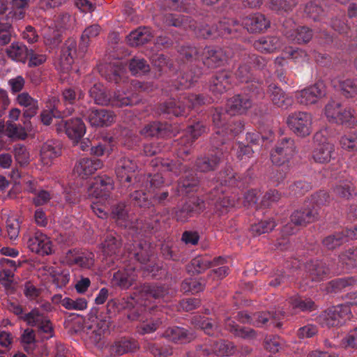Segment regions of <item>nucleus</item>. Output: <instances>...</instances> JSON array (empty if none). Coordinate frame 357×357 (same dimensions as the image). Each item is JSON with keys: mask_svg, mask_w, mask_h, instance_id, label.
I'll return each mask as SVG.
<instances>
[{"mask_svg": "<svg viewBox=\"0 0 357 357\" xmlns=\"http://www.w3.org/2000/svg\"><path fill=\"white\" fill-rule=\"evenodd\" d=\"M129 204L119 202L112 206L110 215L118 226L135 234L133 243L126 244V250L131 260L145 265L149 261L152 251L149 243L141 238L146 237L160 229V222L157 217L144 220L135 218L129 213Z\"/></svg>", "mask_w": 357, "mask_h": 357, "instance_id": "f257e3e1", "label": "nucleus"}, {"mask_svg": "<svg viewBox=\"0 0 357 357\" xmlns=\"http://www.w3.org/2000/svg\"><path fill=\"white\" fill-rule=\"evenodd\" d=\"M206 129L205 125L201 121L188 126L187 133L190 135V137L186 136L180 139L178 144L181 146L177 151L178 158L176 160L156 158L152 160L150 163L152 167L157 169L158 171L168 172L175 176L183 173L178 182V195L188 194L196 190L198 186L199 183L198 177L194 171L189 169L188 165L181 162L180 159L185 160V158L190 153L193 142L206 131Z\"/></svg>", "mask_w": 357, "mask_h": 357, "instance_id": "f03ea898", "label": "nucleus"}, {"mask_svg": "<svg viewBox=\"0 0 357 357\" xmlns=\"http://www.w3.org/2000/svg\"><path fill=\"white\" fill-rule=\"evenodd\" d=\"M227 116L222 108L215 109L212 119L216 130L211 139V143L217 149L218 146H221L229 152L233 146L227 141L241 133L244 128V124L241 120L227 121Z\"/></svg>", "mask_w": 357, "mask_h": 357, "instance_id": "7ed1b4c3", "label": "nucleus"}, {"mask_svg": "<svg viewBox=\"0 0 357 357\" xmlns=\"http://www.w3.org/2000/svg\"><path fill=\"white\" fill-rule=\"evenodd\" d=\"M211 98L203 94H190L183 93L177 99L170 98L158 107L160 114H167L174 116H181L187 114L191 108L211 102Z\"/></svg>", "mask_w": 357, "mask_h": 357, "instance_id": "20e7f679", "label": "nucleus"}, {"mask_svg": "<svg viewBox=\"0 0 357 357\" xmlns=\"http://www.w3.org/2000/svg\"><path fill=\"white\" fill-rule=\"evenodd\" d=\"M89 95L97 105L119 107L136 105L141 100L137 93L129 90L117 91L112 96L110 92L100 83L93 84L89 90Z\"/></svg>", "mask_w": 357, "mask_h": 357, "instance_id": "39448f33", "label": "nucleus"}, {"mask_svg": "<svg viewBox=\"0 0 357 357\" xmlns=\"http://www.w3.org/2000/svg\"><path fill=\"white\" fill-rule=\"evenodd\" d=\"M347 298L350 301L333 306L318 317V321L322 326L338 327L351 319V307H357V291L347 294Z\"/></svg>", "mask_w": 357, "mask_h": 357, "instance_id": "423d86ee", "label": "nucleus"}, {"mask_svg": "<svg viewBox=\"0 0 357 357\" xmlns=\"http://www.w3.org/2000/svg\"><path fill=\"white\" fill-rule=\"evenodd\" d=\"M17 265L14 260L1 257V286L3 287L4 291L8 296H10L12 299H16L17 295V289L18 282L14 278V272L16 271ZM8 309L16 315H22L23 319L22 307L15 300L8 301Z\"/></svg>", "mask_w": 357, "mask_h": 357, "instance_id": "0eeeda50", "label": "nucleus"}, {"mask_svg": "<svg viewBox=\"0 0 357 357\" xmlns=\"http://www.w3.org/2000/svg\"><path fill=\"white\" fill-rule=\"evenodd\" d=\"M236 56H238L241 61V63L234 73L236 78L239 82L247 84L245 91L253 93L256 96V99L263 98L265 96L263 82L255 77L249 63L243 61L241 52H237Z\"/></svg>", "mask_w": 357, "mask_h": 357, "instance_id": "6e6552de", "label": "nucleus"}, {"mask_svg": "<svg viewBox=\"0 0 357 357\" xmlns=\"http://www.w3.org/2000/svg\"><path fill=\"white\" fill-rule=\"evenodd\" d=\"M324 114L331 123L350 128L356 126L357 120L354 115V110L351 107H343L341 102L334 100H330L326 105Z\"/></svg>", "mask_w": 357, "mask_h": 357, "instance_id": "1a4fd4ad", "label": "nucleus"}, {"mask_svg": "<svg viewBox=\"0 0 357 357\" xmlns=\"http://www.w3.org/2000/svg\"><path fill=\"white\" fill-rule=\"evenodd\" d=\"M206 208L204 200L197 196L188 198L180 206L172 209L173 218L178 222H188L190 218L199 215Z\"/></svg>", "mask_w": 357, "mask_h": 357, "instance_id": "9d476101", "label": "nucleus"}, {"mask_svg": "<svg viewBox=\"0 0 357 357\" xmlns=\"http://www.w3.org/2000/svg\"><path fill=\"white\" fill-rule=\"evenodd\" d=\"M23 241L30 251L38 255H50L53 252L50 238L40 230L35 229L25 234Z\"/></svg>", "mask_w": 357, "mask_h": 357, "instance_id": "9b49d317", "label": "nucleus"}, {"mask_svg": "<svg viewBox=\"0 0 357 357\" xmlns=\"http://www.w3.org/2000/svg\"><path fill=\"white\" fill-rule=\"evenodd\" d=\"M137 165L136 161L128 156L120 158L116 165L115 173L122 188L132 190L139 187V184L132 182Z\"/></svg>", "mask_w": 357, "mask_h": 357, "instance_id": "f8f14e48", "label": "nucleus"}, {"mask_svg": "<svg viewBox=\"0 0 357 357\" xmlns=\"http://www.w3.org/2000/svg\"><path fill=\"white\" fill-rule=\"evenodd\" d=\"M289 129L298 137H305L312 132V115L307 112H294L287 119Z\"/></svg>", "mask_w": 357, "mask_h": 357, "instance_id": "ddd939ff", "label": "nucleus"}, {"mask_svg": "<svg viewBox=\"0 0 357 357\" xmlns=\"http://www.w3.org/2000/svg\"><path fill=\"white\" fill-rule=\"evenodd\" d=\"M318 218L317 209L311 208L307 203L298 210L295 211L291 215V222L284 225L282 229V234L291 235L294 231L293 225L305 226L315 221Z\"/></svg>", "mask_w": 357, "mask_h": 357, "instance_id": "4468645a", "label": "nucleus"}, {"mask_svg": "<svg viewBox=\"0 0 357 357\" xmlns=\"http://www.w3.org/2000/svg\"><path fill=\"white\" fill-rule=\"evenodd\" d=\"M202 63L209 68H215L224 64L229 59L236 57V53L231 47H206L202 50Z\"/></svg>", "mask_w": 357, "mask_h": 357, "instance_id": "2eb2a0df", "label": "nucleus"}, {"mask_svg": "<svg viewBox=\"0 0 357 357\" xmlns=\"http://www.w3.org/2000/svg\"><path fill=\"white\" fill-rule=\"evenodd\" d=\"M211 146L214 149L213 150L199 156L195 161V167L201 172L215 171L225 158V154L229 153L221 146H218V149L212 144Z\"/></svg>", "mask_w": 357, "mask_h": 357, "instance_id": "dca6fc26", "label": "nucleus"}, {"mask_svg": "<svg viewBox=\"0 0 357 357\" xmlns=\"http://www.w3.org/2000/svg\"><path fill=\"white\" fill-rule=\"evenodd\" d=\"M326 95V87L322 81H319L301 91H296V101L303 105L317 104Z\"/></svg>", "mask_w": 357, "mask_h": 357, "instance_id": "f3484780", "label": "nucleus"}, {"mask_svg": "<svg viewBox=\"0 0 357 357\" xmlns=\"http://www.w3.org/2000/svg\"><path fill=\"white\" fill-rule=\"evenodd\" d=\"M284 311L275 312L274 313L269 312H257L252 314L247 312H238L236 318L243 324H249L256 327H262L266 325L270 319L273 320L280 319L284 317Z\"/></svg>", "mask_w": 357, "mask_h": 357, "instance_id": "a211bd4d", "label": "nucleus"}, {"mask_svg": "<svg viewBox=\"0 0 357 357\" xmlns=\"http://www.w3.org/2000/svg\"><path fill=\"white\" fill-rule=\"evenodd\" d=\"M337 152L333 144L324 142L319 144L312 151V158L315 162L326 164L332 162V169H337L339 166Z\"/></svg>", "mask_w": 357, "mask_h": 357, "instance_id": "6ab92c4d", "label": "nucleus"}, {"mask_svg": "<svg viewBox=\"0 0 357 357\" xmlns=\"http://www.w3.org/2000/svg\"><path fill=\"white\" fill-rule=\"evenodd\" d=\"M294 22L287 20L283 24V34L290 41L297 44H305L311 40L313 31L306 26L294 27Z\"/></svg>", "mask_w": 357, "mask_h": 357, "instance_id": "aec40b11", "label": "nucleus"}, {"mask_svg": "<svg viewBox=\"0 0 357 357\" xmlns=\"http://www.w3.org/2000/svg\"><path fill=\"white\" fill-rule=\"evenodd\" d=\"M137 266L134 264H128L123 268L114 272L111 279V284L115 288L122 290L128 289L132 286L137 279Z\"/></svg>", "mask_w": 357, "mask_h": 357, "instance_id": "412c9836", "label": "nucleus"}, {"mask_svg": "<svg viewBox=\"0 0 357 357\" xmlns=\"http://www.w3.org/2000/svg\"><path fill=\"white\" fill-rule=\"evenodd\" d=\"M296 153L294 140L291 138H282L271 153L272 162L276 165H283L292 158Z\"/></svg>", "mask_w": 357, "mask_h": 357, "instance_id": "4be33fe9", "label": "nucleus"}, {"mask_svg": "<svg viewBox=\"0 0 357 357\" xmlns=\"http://www.w3.org/2000/svg\"><path fill=\"white\" fill-rule=\"evenodd\" d=\"M65 261L69 266L90 269L94 265V254L86 250L72 249L66 252Z\"/></svg>", "mask_w": 357, "mask_h": 357, "instance_id": "5701e85b", "label": "nucleus"}, {"mask_svg": "<svg viewBox=\"0 0 357 357\" xmlns=\"http://www.w3.org/2000/svg\"><path fill=\"white\" fill-rule=\"evenodd\" d=\"M252 98H256L253 93H250V96L248 94H236L234 96L227 100L224 113L233 116L246 112L252 105Z\"/></svg>", "mask_w": 357, "mask_h": 357, "instance_id": "b1692460", "label": "nucleus"}, {"mask_svg": "<svg viewBox=\"0 0 357 357\" xmlns=\"http://www.w3.org/2000/svg\"><path fill=\"white\" fill-rule=\"evenodd\" d=\"M116 305L119 310H129L127 317L130 321L141 320V314L145 310V307L142 306V305H137L135 298L132 296L123 297L118 303L114 300H110L107 303V307L109 308L114 307Z\"/></svg>", "mask_w": 357, "mask_h": 357, "instance_id": "393cba45", "label": "nucleus"}, {"mask_svg": "<svg viewBox=\"0 0 357 357\" xmlns=\"http://www.w3.org/2000/svg\"><path fill=\"white\" fill-rule=\"evenodd\" d=\"M114 188L112 178L102 175L94 178L88 188V195L96 198L104 197L107 199L109 196V192Z\"/></svg>", "mask_w": 357, "mask_h": 357, "instance_id": "a878e982", "label": "nucleus"}, {"mask_svg": "<svg viewBox=\"0 0 357 357\" xmlns=\"http://www.w3.org/2000/svg\"><path fill=\"white\" fill-rule=\"evenodd\" d=\"M225 263L226 259L222 257H215L211 260L207 255H199L191 260L187 269L189 273L192 274H199L209 268H214Z\"/></svg>", "mask_w": 357, "mask_h": 357, "instance_id": "bb28decb", "label": "nucleus"}, {"mask_svg": "<svg viewBox=\"0 0 357 357\" xmlns=\"http://www.w3.org/2000/svg\"><path fill=\"white\" fill-rule=\"evenodd\" d=\"M59 130H63L67 136L75 142H78L86 132V126L80 118H72L61 121L58 124Z\"/></svg>", "mask_w": 357, "mask_h": 357, "instance_id": "cd10ccee", "label": "nucleus"}, {"mask_svg": "<svg viewBox=\"0 0 357 357\" xmlns=\"http://www.w3.org/2000/svg\"><path fill=\"white\" fill-rule=\"evenodd\" d=\"M126 66L121 61H116L101 68L100 73L106 80L115 84L126 82Z\"/></svg>", "mask_w": 357, "mask_h": 357, "instance_id": "c85d7f7f", "label": "nucleus"}, {"mask_svg": "<svg viewBox=\"0 0 357 357\" xmlns=\"http://www.w3.org/2000/svg\"><path fill=\"white\" fill-rule=\"evenodd\" d=\"M22 318L28 325L36 326L41 332L47 334L53 333V327L50 320L37 309H33L30 312L24 314Z\"/></svg>", "mask_w": 357, "mask_h": 357, "instance_id": "c756f323", "label": "nucleus"}, {"mask_svg": "<svg viewBox=\"0 0 357 357\" xmlns=\"http://www.w3.org/2000/svg\"><path fill=\"white\" fill-rule=\"evenodd\" d=\"M231 86V75L229 72L222 70L215 73L210 81L209 90L215 96L227 92Z\"/></svg>", "mask_w": 357, "mask_h": 357, "instance_id": "7c9ffc66", "label": "nucleus"}, {"mask_svg": "<svg viewBox=\"0 0 357 357\" xmlns=\"http://www.w3.org/2000/svg\"><path fill=\"white\" fill-rule=\"evenodd\" d=\"M242 24L248 32L260 33L270 26L271 22L264 14L255 13L244 17Z\"/></svg>", "mask_w": 357, "mask_h": 357, "instance_id": "2f4dec72", "label": "nucleus"}, {"mask_svg": "<svg viewBox=\"0 0 357 357\" xmlns=\"http://www.w3.org/2000/svg\"><path fill=\"white\" fill-rule=\"evenodd\" d=\"M162 336L167 340L176 344H185L191 342L195 335L191 330L174 326L167 328Z\"/></svg>", "mask_w": 357, "mask_h": 357, "instance_id": "473e14b6", "label": "nucleus"}, {"mask_svg": "<svg viewBox=\"0 0 357 357\" xmlns=\"http://www.w3.org/2000/svg\"><path fill=\"white\" fill-rule=\"evenodd\" d=\"M87 119L93 127H107L114 121L115 115L113 112L105 109H91Z\"/></svg>", "mask_w": 357, "mask_h": 357, "instance_id": "72a5a7b5", "label": "nucleus"}, {"mask_svg": "<svg viewBox=\"0 0 357 357\" xmlns=\"http://www.w3.org/2000/svg\"><path fill=\"white\" fill-rule=\"evenodd\" d=\"M268 94L271 102L276 107L287 109L293 104V98L274 84L268 86Z\"/></svg>", "mask_w": 357, "mask_h": 357, "instance_id": "f704fd0d", "label": "nucleus"}, {"mask_svg": "<svg viewBox=\"0 0 357 357\" xmlns=\"http://www.w3.org/2000/svg\"><path fill=\"white\" fill-rule=\"evenodd\" d=\"M306 271L312 281L319 282L326 280L330 273V268L322 260H311L305 265Z\"/></svg>", "mask_w": 357, "mask_h": 357, "instance_id": "c9c22d12", "label": "nucleus"}, {"mask_svg": "<svg viewBox=\"0 0 357 357\" xmlns=\"http://www.w3.org/2000/svg\"><path fill=\"white\" fill-rule=\"evenodd\" d=\"M202 74V68L190 65V70L181 73L177 79L174 81L173 87L176 90L190 88L195 82H197Z\"/></svg>", "mask_w": 357, "mask_h": 357, "instance_id": "e433bc0d", "label": "nucleus"}, {"mask_svg": "<svg viewBox=\"0 0 357 357\" xmlns=\"http://www.w3.org/2000/svg\"><path fill=\"white\" fill-rule=\"evenodd\" d=\"M102 162L97 158H82L75 165L74 171L82 178H87L100 169Z\"/></svg>", "mask_w": 357, "mask_h": 357, "instance_id": "4c0bfd02", "label": "nucleus"}, {"mask_svg": "<svg viewBox=\"0 0 357 357\" xmlns=\"http://www.w3.org/2000/svg\"><path fill=\"white\" fill-rule=\"evenodd\" d=\"M139 293V296L146 300L162 298L167 301L168 299V289L165 286L157 284H144L141 287Z\"/></svg>", "mask_w": 357, "mask_h": 357, "instance_id": "58836bf2", "label": "nucleus"}, {"mask_svg": "<svg viewBox=\"0 0 357 357\" xmlns=\"http://www.w3.org/2000/svg\"><path fill=\"white\" fill-rule=\"evenodd\" d=\"M171 125L166 122L153 121L145 125L140 130V134L145 137H165L171 134Z\"/></svg>", "mask_w": 357, "mask_h": 357, "instance_id": "ea45409f", "label": "nucleus"}, {"mask_svg": "<svg viewBox=\"0 0 357 357\" xmlns=\"http://www.w3.org/2000/svg\"><path fill=\"white\" fill-rule=\"evenodd\" d=\"M77 54V42L70 38L66 40L61 52L60 63L64 70H68L74 63Z\"/></svg>", "mask_w": 357, "mask_h": 357, "instance_id": "a19ab883", "label": "nucleus"}, {"mask_svg": "<svg viewBox=\"0 0 357 357\" xmlns=\"http://www.w3.org/2000/svg\"><path fill=\"white\" fill-rule=\"evenodd\" d=\"M333 192L335 196L347 200L356 195L355 184L349 178L338 181L333 188Z\"/></svg>", "mask_w": 357, "mask_h": 357, "instance_id": "79ce46f5", "label": "nucleus"}, {"mask_svg": "<svg viewBox=\"0 0 357 357\" xmlns=\"http://www.w3.org/2000/svg\"><path fill=\"white\" fill-rule=\"evenodd\" d=\"M288 305L291 309L290 313H297L298 312H312L316 309V305L313 301L310 298H303L298 295L291 296L287 300Z\"/></svg>", "mask_w": 357, "mask_h": 357, "instance_id": "37998d69", "label": "nucleus"}, {"mask_svg": "<svg viewBox=\"0 0 357 357\" xmlns=\"http://www.w3.org/2000/svg\"><path fill=\"white\" fill-rule=\"evenodd\" d=\"M282 40L277 36H262L254 43V47L262 53H271L280 48Z\"/></svg>", "mask_w": 357, "mask_h": 357, "instance_id": "c03bdc74", "label": "nucleus"}, {"mask_svg": "<svg viewBox=\"0 0 357 357\" xmlns=\"http://www.w3.org/2000/svg\"><path fill=\"white\" fill-rule=\"evenodd\" d=\"M17 101L20 106L25 108L24 116L25 118H31L34 116L38 110V102L32 98L27 92H23L18 94Z\"/></svg>", "mask_w": 357, "mask_h": 357, "instance_id": "a18cd8bd", "label": "nucleus"}, {"mask_svg": "<svg viewBox=\"0 0 357 357\" xmlns=\"http://www.w3.org/2000/svg\"><path fill=\"white\" fill-rule=\"evenodd\" d=\"M61 154V144L59 142L48 140L44 143L40 150L42 162L48 165L51 160Z\"/></svg>", "mask_w": 357, "mask_h": 357, "instance_id": "49530a36", "label": "nucleus"}, {"mask_svg": "<svg viewBox=\"0 0 357 357\" xmlns=\"http://www.w3.org/2000/svg\"><path fill=\"white\" fill-rule=\"evenodd\" d=\"M192 323L208 335H217L219 333L217 322L208 317L196 315L192 317Z\"/></svg>", "mask_w": 357, "mask_h": 357, "instance_id": "de8ad7c7", "label": "nucleus"}, {"mask_svg": "<svg viewBox=\"0 0 357 357\" xmlns=\"http://www.w3.org/2000/svg\"><path fill=\"white\" fill-rule=\"evenodd\" d=\"M138 349L139 346L135 340L124 337L114 342L110 350L117 356H122L127 353H133Z\"/></svg>", "mask_w": 357, "mask_h": 357, "instance_id": "09e8293b", "label": "nucleus"}, {"mask_svg": "<svg viewBox=\"0 0 357 357\" xmlns=\"http://www.w3.org/2000/svg\"><path fill=\"white\" fill-rule=\"evenodd\" d=\"M209 199L213 202V204L216 210L220 211L221 213H223L227 208L234 205V201L233 199L225 196L222 190H220L216 188L211 192Z\"/></svg>", "mask_w": 357, "mask_h": 357, "instance_id": "8fccbe9b", "label": "nucleus"}, {"mask_svg": "<svg viewBox=\"0 0 357 357\" xmlns=\"http://www.w3.org/2000/svg\"><path fill=\"white\" fill-rule=\"evenodd\" d=\"M100 31V26L98 24H93L84 29L82 34L79 45V54H80L81 56H83L87 51V47L91 40L98 36Z\"/></svg>", "mask_w": 357, "mask_h": 357, "instance_id": "3c124183", "label": "nucleus"}, {"mask_svg": "<svg viewBox=\"0 0 357 357\" xmlns=\"http://www.w3.org/2000/svg\"><path fill=\"white\" fill-rule=\"evenodd\" d=\"M337 86L340 89L342 95L346 98H354L357 96V78H339Z\"/></svg>", "mask_w": 357, "mask_h": 357, "instance_id": "603ef678", "label": "nucleus"}, {"mask_svg": "<svg viewBox=\"0 0 357 357\" xmlns=\"http://www.w3.org/2000/svg\"><path fill=\"white\" fill-rule=\"evenodd\" d=\"M152 35L148 27H139L128 36V41L131 46L142 45L151 40Z\"/></svg>", "mask_w": 357, "mask_h": 357, "instance_id": "864d4df0", "label": "nucleus"}, {"mask_svg": "<svg viewBox=\"0 0 357 357\" xmlns=\"http://www.w3.org/2000/svg\"><path fill=\"white\" fill-rule=\"evenodd\" d=\"M193 28L194 33L197 38L204 39H215L217 36V32L214 26H210L204 22H194L190 25Z\"/></svg>", "mask_w": 357, "mask_h": 357, "instance_id": "5fc2aeb1", "label": "nucleus"}, {"mask_svg": "<svg viewBox=\"0 0 357 357\" xmlns=\"http://www.w3.org/2000/svg\"><path fill=\"white\" fill-rule=\"evenodd\" d=\"M5 51L7 56L12 60L25 62L27 59L28 48L21 43H13Z\"/></svg>", "mask_w": 357, "mask_h": 357, "instance_id": "6e6d98bb", "label": "nucleus"}, {"mask_svg": "<svg viewBox=\"0 0 357 357\" xmlns=\"http://www.w3.org/2000/svg\"><path fill=\"white\" fill-rule=\"evenodd\" d=\"M73 109L66 108V110L60 111L58 107L54 106L50 110H44L40 114V119L44 125L49 126L51 124L53 118L63 119L65 116L72 114Z\"/></svg>", "mask_w": 357, "mask_h": 357, "instance_id": "4d7b16f0", "label": "nucleus"}, {"mask_svg": "<svg viewBox=\"0 0 357 357\" xmlns=\"http://www.w3.org/2000/svg\"><path fill=\"white\" fill-rule=\"evenodd\" d=\"M128 68L134 76L144 75L150 71V66L144 58L135 56L128 63Z\"/></svg>", "mask_w": 357, "mask_h": 357, "instance_id": "13d9d810", "label": "nucleus"}, {"mask_svg": "<svg viewBox=\"0 0 357 357\" xmlns=\"http://www.w3.org/2000/svg\"><path fill=\"white\" fill-rule=\"evenodd\" d=\"M238 25L237 20L234 19L224 17L220 20L218 25L214 26L217 32V36H227L231 35L234 31H237L236 28Z\"/></svg>", "mask_w": 357, "mask_h": 357, "instance_id": "bf43d9fd", "label": "nucleus"}, {"mask_svg": "<svg viewBox=\"0 0 357 357\" xmlns=\"http://www.w3.org/2000/svg\"><path fill=\"white\" fill-rule=\"evenodd\" d=\"M225 328L233 333L235 336L241 337L243 338L252 337L255 335V331L253 329L240 327L234 320L227 318L225 322Z\"/></svg>", "mask_w": 357, "mask_h": 357, "instance_id": "052dcab7", "label": "nucleus"}, {"mask_svg": "<svg viewBox=\"0 0 357 357\" xmlns=\"http://www.w3.org/2000/svg\"><path fill=\"white\" fill-rule=\"evenodd\" d=\"M62 96L65 102L70 105L69 108L74 109L73 105L84 98V93L79 87H68L63 89Z\"/></svg>", "mask_w": 357, "mask_h": 357, "instance_id": "680f3d73", "label": "nucleus"}, {"mask_svg": "<svg viewBox=\"0 0 357 357\" xmlns=\"http://www.w3.org/2000/svg\"><path fill=\"white\" fill-rule=\"evenodd\" d=\"M342 149L348 152H357V131L347 132L339 140Z\"/></svg>", "mask_w": 357, "mask_h": 357, "instance_id": "e2e57ef3", "label": "nucleus"}, {"mask_svg": "<svg viewBox=\"0 0 357 357\" xmlns=\"http://www.w3.org/2000/svg\"><path fill=\"white\" fill-rule=\"evenodd\" d=\"M275 226V221L273 218H270L252 225L250 232L254 236H257L271 231Z\"/></svg>", "mask_w": 357, "mask_h": 357, "instance_id": "0e129e2a", "label": "nucleus"}, {"mask_svg": "<svg viewBox=\"0 0 357 357\" xmlns=\"http://www.w3.org/2000/svg\"><path fill=\"white\" fill-rule=\"evenodd\" d=\"M121 245L120 240L114 234L112 233L107 234L102 243V252L105 255L112 257L116 254Z\"/></svg>", "mask_w": 357, "mask_h": 357, "instance_id": "69168bd1", "label": "nucleus"}, {"mask_svg": "<svg viewBox=\"0 0 357 357\" xmlns=\"http://www.w3.org/2000/svg\"><path fill=\"white\" fill-rule=\"evenodd\" d=\"M130 200L134 205L140 208H146L153 206V202L143 190H135L130 195Z\"/></svg>", "mask_w": 357, "mask_h": 357, "instance_id": "338daca9", "label": "nucleus"}, {"mask_svg": "<svg viewBox=\"0 0 357 357\" xmlns=\"http://www.w3.org/2000/svg\"><path fill=\"white\" fill-rule=\"evenodd\" d=\"M340 261L345 264L349 268L357 267V247H352L339 256Z\"/></svg>", "mask_w": 357, "mask_h": 357, "instance_id": "774afa93", "label": "nucleus"}]
</instances>
